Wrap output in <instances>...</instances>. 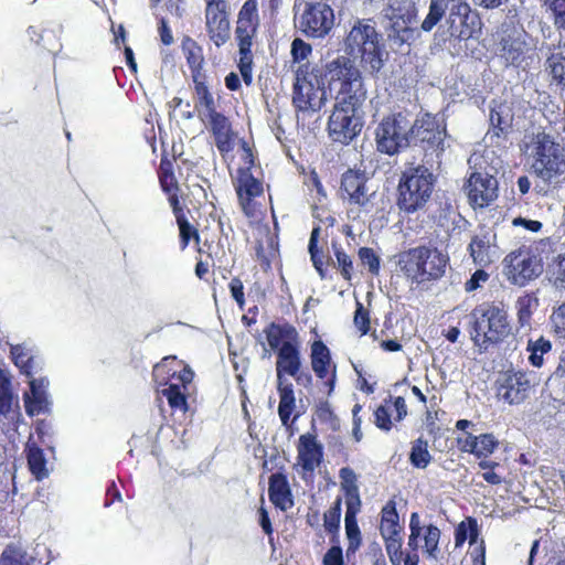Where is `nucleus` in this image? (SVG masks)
Listing matches in <instances>:
<instances>
[{
  "instance_id": "f257e3e1",
  "label": "nucleus",
  "mask_w": 565,
  "mask_h": 565,
  "mask_svg": "<svg viewBox=\"0 0 565 565\" xmlns=\"http://www.w3.org/2000/svg\"><path fill=\"white\" fill-rule=\"evenodd\" d=\"M322 83H327L329 96L340 104L347 100L365 102L366 88L362 74L349 56L339 55L328 62L324 72L320 75Z\"/></svg>"
},
{
  "instance_id": "f03ea898",
  "label": "nucleus",
  "mask_w": 565,
  "mask_h": 565,
  "mask_svg": "<svg viewBox=\"0 0 565 565\" xmlns=\"http://www.w3.org/2000/svg\"><path fill=\"white\" fill-rule=\"evenodd\" d=\"M434 161L426 159L418 166L406 168L399 179L397 205L405 213H414L424 209L429 201L436 177Z\"/></svg>"
},
{
  "instance_id": "7ed1b4c3",
  "label": "nucleus",
  "mask_w": 565,
  "mask_h": 565,
  "mask_svg": "<svg viewBox=\"0 0 565 565\" xmlns=\"http://www.w3.org/2000/svg\"><path fill=\"white\" fill-rule=\"evenodd\" d=\"M344 52L349 57L360 58L362 67L374 74L384 64V50L380 34L370 19H358L344 39Z\"/></svg>"
},
{
  "instance_id": "20e7f679",
  "label": "nucleus",
  "mask_w": 565,
  "mask_h": 565,
  "mask_svg": "<svg viewBox=\"0 0 565 565\" xmlns=\"http://www.w3.org/2000/svg\"><path fill=\"white\" fill-rule=\"evenodd\" d=\"M469 333L480 352L502 342L511 333L507 311L490 303L478 306L469 315Z\"/></svg>"
},
{
  "instance_id": "39448f33",
  "label": "nucleus",
  "mask_w": 565,
  "mask_h": 565,
  "mask_svg": "<svg viewBox=\"0 0 565 565\" xmlns=\"http://www.w3.org/2000/svg\"><path fill=\"white\" fill-rule=\"evenodd\" d=\"M449 257L436 247L417 246L398 255L397 265L417 285L437 280L446 273Z\"/></svg>"
},
{
  "instance_id": "423d86ee",
  "label": "nucleus",
  "mask_w": 565,
  "mask_h": 565,
  "mask_svg": "<svg viewBox=\"0 0 565 565\" xmlns=\"http://www.w3.org/2000/svg\"><path fill=\"white\" fill-rule=\"evenodd\" d=\"M534 158L532 168L540 179L551 184L565 180L564 148L548 134L537 135Z\"/></svg>"
},
{
  "instance_id": "0eeeda50",
  "label": "nucleus",
  "mask_w": 565,
  "mask_h": 565,
  "mask_svg": "<svg viewBox=\"0 0 565 565\" xmlns=\"http://www.w3.org/2000/svg\"><path fill=\"white\" fill-rule=\"evenodd\" d=\"M412 120L397 113L384 117L375 128V143L379 152L395 156L411 146Z\"/></svg>"
},
{
  "instance_id": "6e6552de",
  "label": "nucleus",
  "mask_w": 565,
  "mask_h": 565,
  "mask_svg": "<svg viewBox=\"0 0 565 565\" xmlns=\"http://www.w3.org/2000/svg\"><path fill=\"white\" fill-rule=\"evenodd\" d=\"M412 141L420 142L425 151L424 161H434L436 169L440 168L441 154L445 151L446 125L443 119L425 114L422 118L412 122Z\"/></svg>"
},
{
  "instance_id": "1a4fd4ad",
  "label": "nucleus",
  "mask_w": 565,
  "mask_h": 565,
  "mask_svg": "<svg viewBox=\"0 0 565 565\" xmlns=\"http://www.w3.org/2000/svg\"><path fill=\"white\" fill-rule=\"evenodd\" d=\"M365 102L347 100L344 104L334 102L329 118V134L337 142L348 145L363 127V105Z\"/></svg>"
},
{
  "instance_id": "9d476101",
  "label": "nucleus",
  "mask_w": 565,
  "mask_h": 565,
  "mask_svg": "<svg viewBox=\"0 0 565 565\" xmlns=\"http://www.w3.org/2000/svg\"><path fill=\"white\" fill-rule=\"evenodd\" d=\"M321 76L309 71V65H299L296 71L292 103L301 111H318L329 96L328 87L323 88Z\"/></svg>"
},
{
  "instance_id": "9b49d317",
  "label": "nucleus",
  "mask_w": 565,
  "mask_h": 565,
  "mask_svg": "<svg viewBox=\"0 0 565 565\" xmlns=\"http://www.w3.org/2000/svg\"><path fill=\"white\" fill-rule=\"evenodd\" d=\"M503 266L507 279L520 287L536 279L543 273L541 257L525 248H519L508 254L503 259Z\"/></svg>"
},
{
  "instance_id": "f8f14e48",
  "label": "nucleus",
  "mask_w": 565,
  "mask_h": 565,
  "mask_svg": "<svg viewBox=\"0 0 565 565\" xmlns=\"http://www.w3.org/2000/svg\"><path fill=\"white\" fill-rule=\"evenodd\" d=\"M383 17L384 30L392 49L398 50L415 41L417 31L412 28L414 15L411 11L390 6L383 10Z\"/></svg>"
},
{
  "instance_id": "ddd939ff",
  "label": "nucleus",
  "mask_w": 565,
  "mask_h": 565,
  "mask_svg": "<svg viewBox=\"0 0 565 565\" xmlns=\"http://www.w3.org/2000/svg\"><path fill=\"white\" fill-rule=\"evenodd\" d=\"M448 15L446 23L451 36L462 41L470 39L480 24L477 12L466 0H446Z\"/></svg>"
},
{
  "instance_id": "4468645a",
  "label": "nucleus",
  "mask_w": 565,
  "mask_h": 565,
  "mask_svg": "<svg viewBox=\"0 0 565 565\" xmlns=\"http://www.w3.org/2000/svg\"><path fill=\"white\" fill-rule=\"evenodd\" d=\"M298 23L307 36L324 38L334 25V13L327 3L307 2Z\"/></svg>"
},
{
  "instance_id": "2eb2a0df",
  "label": "nucleus",
  "mask_w": 565,
  "mask_h": 565,
  "mask_svg": "<svg viewBox=\"0 0 565 565\" xmlns=\"http://www.w3.org/2000/svg\"><path fill=\"white\" fill-rule=\"evenodd\" d=\"M497 383L498 396L509 404L522 403L532 388L530 375L522 371L504 372Z\"/></svg>"
},
{
  "instance_id": "dca6fc26",
  "label": "nucleus",
  "mask_w": 565,
  "mask_h": 565,
  "mask_svg": "<svg viewBox=\"0 0 565 565\" xmlns=\"http://www.w3.org/2000/svg\"><path fill=\"white\" fill-rule=\"evenodd\" d=\"M466 191L473 207H484L497 199L498 181L487 172H473L468 179Z\"/></svg>"
},
{
  "instance_id": "f3484780",
  "label": "nucleus",
  "mask_w": 565,
  "mask_h": 565,
  "mask_svg": "<svg viewBox=\"0 0 565 565\" xmlns=\"http://www.w3.org/2000/svg\"><path fill=\"white\" fill-rule=\"evenodd\" d=\"M468 249L477 265L487 266L494 263L500 257L497 233L492 228H482L479 234L472 237Z\"/></svg>"
},
{
  "instance_id": "a211bd4d",
  "label": "nucleus",
  "mask_w": 565,
  "mask_h": 565,
  "mask_svg": "<svg viewBox=\"0 0 565 565\" xmlns=\"http://www.w3.org/2000/svg\"><path fill=\"white\" fill-rule=\"evenodd\" d=\"M30 391L23 394L25 413L29 416H35L50 412L51 402L46 392L49 381L46 379H32Z\"/></svg>"
},
{
  "instance_id": "6ab92c4d",
  "label": "nucleus",
  "mask_w": 565,
  "mask_h": 565,
  "mask_svg": "<svg viewBox=\"0 0 565 565\" xmlns=\"http://www.w3.org/2000/svg\"><path fill=\"white\" fill-rule=\"evenodd\" d=\"M323 458V446L312 434H303L299 437L298 463L305 472L312 473Z\"/></svg>"
},
{
  "instance_id": "aec40b11",
  "label": "nucleus",
  "mask_w": 565,
  "mask_h": 565,
  "mask_svg": "<svg viewBox=\"0 0 565 565\" xmlns=\"http://www.w3.org/2000/svg\"><path fill=\"white\" fill-rule=\"evenodd\" d=\"M259 23L256 0H246L237 17L235 35L238 43H252Z\"/></svg>"
},
{
  "instance_id": "412c9836",
  "label": "nucleus",
  "mask_w": 565,
  "mask_h": 565,
  "mask_svg": "<svg viewBox=\"0 0 565 565\" xmlns=\"http://www.w3.org/2000/svg\"><path fill=\"white\" fill-rule=\"evenodd\" d=\"M225 6L206 7L205 19L210 39L216 46L225 44L230 40V21L226 17Z\"/></svg>"
},
{
  "instance_id": "4be33fe9",
  "label": "nucleus",
  "mask_w": 565,
  "mask_h": 565,
  "mask_svg": "<svg viewBox=\"0 0 565 565\" xmlns=\"http://www.w3.org/2000/svg\"><path fill=\"white\" fill-rule=\"evenodd\" d=\"M234 185L239 203L247 214L250 201L263 193V184L252 174L249 167H245L237 170Z\"/></svg>"
},
{
  "instance_id": "5701e85b",
  "label": "nucleus",
  "mask_w": 565,
  "mask_h": 565,
  "mask_svg": "<svg viewBox=\"0 0 565 565\" xmlns=\"http://www.w3.org/2000/svg\"><path fill=\"white\" fill-rule=\"evenodd\" d=\"M500 45V57L504 60L507 65L520 66L529 51L524 35L519 32L503 36Z\"/></svg>"
},
{
  "instance_id": "b1692460",
  "label": "nucleus",
  "mask_w": 565,
  "mask_h": 565,
  "mask_svg": "<svg viewBox=\"0 0 565 565\" xmlns=\"http://www.w3.org/2000/svg\"><path fill=\"white\" fill-rule=\"evenodd\" d=\"M301 369V358L298 341L287 344L277 352L276 373L277 381H285L284 374L296 375Z\"/></svg>"
},
{
  "instance_id": "393cba45",
  "label": "nucleus",
  "mask_w": 565,
  "mask_h": 565,
  "mask_svg": "<svg viewBox=\"0 0 565 565\" xmlns=\"http://www.w3.org/2000/svg\"><path fill=\"white\" fill-rule=\"evenodd\" d=\"M203 118L209 119L210 129L214 136L215 145L221 152H228L232 148L231 125L227 118L216 110L203 113Z\"/></svg>"
},
{
  "instance_id": "a878e982",
  "label": "nucleus",
  "mask_w": 565,
  "mask_h": 565,
  "mask_svg": "<svg viewBox=\"0 0 565 565\" xmlns=\"http://www.w3.org/2000/svg\"><path fill=\"white\" fill-rule=\"evenodd\" d=\"M268 492L270 501L280 510L286 511L294 505L289 483L282 473L269 477Z\"/></svg>"
},
{
  "instance_id": "bb28decb",
  "label": "nucleus",
  "mask_w": 565,
  "mask_h": 565,
  "mask_svg": "<svg viewBox=\"0 0 565 565\" xmlns=\"http://www.w3.org/2000/svg\"><path fill=\"white\" fill-rule=\"evenodd\" d=\"M268 345L271 350H280L284 345L294 344L297 342V331L290 324H278L271 322L264 330Z\"/></svg>"
},
{
  "instance_id": "cd10ccee",
  "label": "nucleus",
  "mask_w": 565,
  "mask_h": 565,
  "mask_svg": "<svg viewBox=\"0 0 565 565\" xmlns=\"http://www.w3.org/2000/svg\"><path fill=\"white\" fill-rule=\"evenodd\" d=\"M339 478L341 489L344 491L345 494L347 508L350 505L360 507L361 500L356 473L350 467H343L339 471Z\"/></svg>"
},
{
  "instance_id": "c85d7f7f",
  "label": "nucleus",
  "mask_w": 565,
  "mask_h": 565,
  "mask_svg": "<svg viewBox=\"0 0 565 565\" xmlns=\"http://www.w3.org/2000/svg\"><path fill=\"white\" fill-rule=\"evenodd\" d=\"M194 90H195V108L200 116L203 113L215 110V103L209 87L205 85L204 76L201 72H195L193 75Z\"/></svg>"
},
{
  "instance_id": "c756f323",
  "label": "nucleus",
  "mask_w": 565,
  "mask_h": 565,
  "mask_svg": "<svg viewBox=\"0 0 565 565\" xmlns=\"http://www.w3.org/2000/svg\"><path fill=\"white\" fill-rule=\"evenodd\" d=\"M10 354L15 366L30 377L35 367V356L33 349L26 343L11 345Z\"/></svg>"
},
{
  "instance_id": "7c9ffc66",
  "label": "nucleus",
  "mask_w": 565,
  "mask_h": 565,
  "mask_svg": "<svg viewBox=\"0 0 565 565\" xmlns=\"http://www.w3.org/2000/svg\"><path fill=\"white\" fill-rule=\"evenodd\" d=\"M331 356L328 347L322 341H315L311 345V366L316 375L323 380L328 375Z\"/></svg>"
},
{
  "instance_id": "2f4dec72",
  "label": "nucleus",
  "mask_w": 565,
  "mask_h": 565,
  "mask_svg": "<svg viewBox=\"0 0 565 565\" xmlns=\"http://www.w3.org/2000/svg\"><path fill=\"white\" fill-rule=\"evenodd\" d=\"M279 406L278 414L284 426L289 425L290 415L295 407L292 384L287 381L278 382Z\"/></svg>"
},
{
  "instance_id": "473e14b6",
  "label": "nucleus",
  "mask_w": 565,
  "mask_h": 565,
  "mask_svg": "<svg viewBox=\"0 0 565 565\" xmlns=\"http://www.w3.org/2000/svg\"><path fill=\"white\" fill-rule=\"evenodd\" d=\"M360 507H348L345 511V533L349 540L347 553H354L361 544L360 529L356 522V514Z\"/></svg>"
},
{
  "instance_id": "72a5a7b5",
  "label": "nucleus",
  "mask_w": 565,
  "mask_h": 565,
  "mask_svg": "<svg viewBox=\"0 0 565 565\" xmlns=\"http://www.w3.org/2000/svg\"><path fill=\"white\" fill-rule=\"evenodd\" d=\"M26 459L30 471L36 480H43L49 476L46 459L43 450L36 445H28Z\"/></svg>"
},
{
  "instance_id": "f704fd0d",
  "label": "nucleus",
  "mask_w": 565,
  "mask_h": 565,
  "mask_svg": "<svg viewBox=\"0 0 565 565\" xmlns=\"http://www.w3.org/2000/svg\"><path fill=\"white\" fill-rule=\"evenodd\" d=\"M490 124L497 136L510 128L512 122L511 109L505 104H498L490 110Z\"/></svg>"
},
{
  "instance_id": "c9c22d12",
  "label": "nucleus",
  "mask_w": 565,
  "mask_h": 565,
  "mask_svg": "<svg viewBox=\"0 0 565 565\" xmlns=\"http://www.w3.org/2000/svg\"><path fill=\"white\" fill-rule=\"evenodd\" d=\"M518 321L521 327H530L531 317L539 307V299L533 294H525L516 300Z\"/></svg>"
},
{
  "instance_id": "e433bc0d",
  "label": "nucleus",
  "mask_w": 565,
  "mask_h": 565,
  "mask_svg": "<svg viewBox=\"0 0 565 565\" xmlns=\"http://www.w3.org/2000/svg\"><path fill=\"white\" fill-rule=\"evenodd\" d=\"M546 67L550 70L553 79L565 86V34L561 40L559 52L547 58Z\"/></svg>"
},
{
  "instance_id": "4c0bfd02",
  "label": "nucleus",
  "mask_w": 565,
  "mask_h": 565,
  "mask_svg": "<svg viewBox=\"0 0 565 565\" xmlns=\"http://www.w3.org/2000/svg\"><path fill=\"white\" fill-rule=\"evenodd\" d=\"M9 373L0 369V417L12 418L14 411L12 408V395L9 392Z\"/></svg>"
},
{
  "instance_id": "58836bf2",
  "label": "nucleus",
  "mask_w": 565,
  "mask_h": 565,
  "mask_svg": "<svg viewBox=\"0 0 565 565\" xmlns=\"http://www.w3.org/2000/svg\"><path fill=\"white\" fill-rule=\"evenodd\" d=\"M447 12L446 0H430L426 18L420 24L424 32H430L445 17Z\"/></svg>"
},
{
  "instance_id": "ea45409f",
  "label": "nucleus",
  "mask_w": 565,
  "mask_h": 565,
  "mask_svg": "<svg viewBox=\"0 0 565 565\" xmlns=\"http://www.w3.org/2000/svg\"><path fill=\"white\" fill-rule=\"evenodd\" d=\"M552 350V344L548 340L540 337L536 340H529L527 351L530 352L529 362L535 366L541 367L544 363V355L548 354Z\"/></svg>"
},
{
  "instance_id": "a19ab883",
  "label": "nucleus",
  "mask_w": 565,
  "mask_h": 565,
  "mask_svg": "<svg viewBox=\"0 0 565 565\" xmlns=\"http://www.w3.org/2000/svg\"><path fill=\"white\" fill-rule=\"evenodd\" d=\"M479 536V529L476 519L468 518L458 524L455 530V543L456 546L462 545L468 539L470 544L477 542Z\"/></svg>"
},
{
  "instance_id": "79ce46f5",
  "label": "nucleus",
  "mask_w": 565,
  "mask_h": 565,
  "mask_svg": "<svg viewBox=\"0 0 565 565\" xmlns=\"http://www.w3.org/2000/svg\"><path fill=\"white\" fill-rule=\"evenodd\" d=\"M411 463L418 469H425L431 461V455L428 451V443L423 438H417L412 444L409 454Z\"/></svg>"
},
{
  "instance_id": "37998d69",
  "label": "nucleus",
  "mask_w": 565,
  "mask_h": 565,
  "mask_svg": "<svg viewBox=\"0 0 565 565\" xmlns=\"http://www.w3.org/2000/svg\"><path fill=\"white\" fill-rule=\"evenodd\" d=\"M381 533L390 535L399 533L398 514L392 501L382 510Z\"/></svg>"
},
{
  "instance_id": "c03bdc74",
  "label": "nucleus",
  "mask_w": 565,
  "mask_h": 565,
  "mask_svg": "<svg viewBox=\"0 0 565 565\" xmlns=\"http://www.w3.org/2000/svg\"><path fill=\"white\" fill-rule=\"evenodd\" d=\"M239 46V62H238V68L242 75L243 81L246 85H250L253 82V72H252V64H253V56L250 46L252 43H238Z\"/></svg>"
},
{
  "instance_id": "a18cd8bd",
  "label": "nucleus",
  "mask_w": 565,
  "mask_h": 565,
  "mask_svg": "<svg viewBox=\"0 0 565 565\" xmlns=\"http://www.w3.org/2000/svg\"><path fill=\"white\" fill-rule=\"evenodd\" d=\"M385 540L386 553L393 565H401L403 561L402 539L398 534H382Z\"/></svg>"
},
{
  "instance_id": "49530a36",
  "label": "nucleus",
  "mask_w": 565,
  "mask_h": 565,
  "mask_svg": "<svg viewBox=\"0 0 565 565\" xmlns=\"http://www.w3.org/2000/svg\"><path fill=\"white\" fill-rule=\"evenodd\" d=\"M34 558L29 557L23 551L8 546L1 556L0 565H33Z\"/></svg>"
},
{
  "instance_id": "de8ad7c7",
  "label": "nucleus",
  "mask_w": 565,
  "mask_h": 565,
  "mask_svg": "<svg viewBox=\"0 0 565 565\" xmlns=\"http://www.w3.org/2000/svg\"><path fill=\"white\" fill-rule=\"evenodd\" d=\"M182 49L185 53L188 63L192 68V75L195 72H201L199 68L203 62L201 49L191 39H185L182 43Z\"/></svg>"
},
{
  "instance_id": "09e8293b",
  "label": "nucleus",
  "mask_w": 565,
  "mask_h": 565,
  "mask_svg": "<svg viewBox=\"0 0 565 565\" xmlns=\"http://www.w3.org/2000/svg\"><path fill=\"white\" fill-rule=\"evenodd\" d=\"M341 520V499H337L334 504L329 508L323 515V526L327 532L334 533L339 531Z\"/></svg>"
},
{
  "instance_id": "8fccbe9b",
  "label": "nucleus",
  "mask_w": 565,
  "mask_h": 565,
  "mask_svg": "<svg viewBox=\"0 0 565 565\" xmlns=\"http://www.w3.org/2000/svg\"><path fill=\"white\" fill-rule=\"evenodd\" d=\"M439 539L440 530L433 524L428 525L424 535V548L425 553L434 559H437Z\"/></svg>"
},
{
  "instance_id": "3c124183",
  "label": "nucleus",
  "mask_w": 565,
  "mask_h": 565,
  "mask_svg": "<svg viewBox=\"0 0 565 565\" xmlns=\"http://www.w3.org/2000/svg\"><path fill=\"white\" fill-rule=\"evenodd\" d=\"M162 395L167 397L169 405L174 409L186 411V397L180 391L177 384H170L167 388L162 390Z\"/></svg>"
},
{
  "instance_id": "603ef678",
  "label": "nucleus",
  "mask_w": 565,
  "mask_h": 565,
  "mask_svg": "<svg viewBox=\"0 0 565 565\" xmlns=\"http://www.w3.org/2000/svg\"><path fill=\"white\" fill-rule=\"evenodd\" d=\"M366 179L363 174L353 172L351 170L347 171L341 179V191L342 196H348L350 193H354L362 183L365 182Z\"/></svg>"
},
{
  "instance_id": "864d4df0",
  "label": "nucleus",
  "mask_w": 565,
  "mask_h": 565,
  "mask_svg": "<svg viewBox=\"0 0 565 565\" xmlns=\"http://www.w3.org/2000/svg\"><path fill=\"white\" fill-rule=\"evenodd\" d=\"M545 6L551 10L555 25L561 31V39L563 40V34H565V0H544Z\"/></svg>"
},
{
  "instance_id": "5fc2aeb1",
  "label": "nucleus",
  "mask_w": 565,
  "mask_h": 565,
  "mask_svg": "<svg viewBox=\"0 0 565 565\" xmlns=\"http://www.w3.org/2000/svg\"><path fill=\"white\" fill-rule=\"evenodd\" d=\"M334 248V264L341 269V275L345 280H350L353 273V262L351 257L340 247L333 245Z\"/></svg>"
},
{
  "instance_id": "6e6d98bb",
  "label": "nucleus",
  "mask_w": 565,
  "mask_h": 565,
  "mask_svg": "<svg viewBox=\"0 0 565 565\" xmlns=\"http://www.w3.org/2000/svg\"><path fill=\"white\" fill-rule=\"evenodd\" d=\"M374 193H369V188L366 186V181L362 183V186L354 191V193H350L348 196L343 195V200H348L349 204L358 205L362 207L364 211H369L370 205V196Z\"/></svg>"
},
{
  "instance_id": "4d7b16f0",
  "label": "nucleus",
  "mask_w": 565,
  "mask_h": 565,
  "mask_svg": "<svg viewBox=\"0 0 565 565\" xmlns=\"http://www.w3.org/2000/svg\"><path fill=\"white\" fill-rule=\"evenodd\" d=\"M358 254L361 263L367 267L372 275H377L380 273L381 260L372 248L361 247Z\"/></svg>"
},
{
  "instance_id": "13d9d810",
  "label": "nucleus",
  "mask_w": 565,
  "mask_h": 565,
  "mask_svg": "<svg viewBox=\"0 0 565 565\" xmlns=\"http://www.w3.org/2000/svg\"><path fill=\"white\" fill-rule=\"evenodd\" d=\"M497 446L498 440L494 438L492 434H482L480 436H477L476 456L479 458H486L494 451Z\"/></svg>"
},
{
  "instance_id": "bf43d9fd",
  "label": "nucleus",
  "mask_w": 565,
  "mask_h": 565,
  "mask_svg": "<svg viewBox=\"0 0 565 565\" xmlns=\"http://www.w3.org/2000/svg\"><path fill=\"white\" fill-rule=\"evenodd\" d=\"M160 184L164 192L171 193L178 190L175 177L171 170V163L163 161L160 164Z\"/></svg>"
},
{
  "instance_id": "052dcab7",
  "label": "nucleus",
  "mask_w": 565,
  "mask_h": 565,
  "mask_svg": "<svg viewBox=\"0 0 565 565\" xmlns=\"http://www.w3.org/2000/svg\"><path fill=\"white\" fill-rule=\"evenodd\" d=\"M312 47L310 44L306 43L303 40L296 38L291 43V56L294 62L299 63L306 61L308 56L311 54Z\"/></svg>"
},
{
  "instance_id": "680f3d73",
  "label": "nucleus",
  "mask_w": 565,
  "mask_h": 565,
  "mask_svg": "<svg viewBox=\"0 0 565 565\" xmlns=\"http://www.w3.org/2000/svg\"><path fill=\"white\" fill-rule=\"evenodd\" d=\"M411 534L408 536L407 545L411 550L416 551L418 548V539L422 534L423 526L420 524L419 515L417 512L411 514L409 520Z\"/></svg>"
},
{
  "instance_id": "e2e57ef3",
  "label": "nucleus",
  "mask_w": 565,
  "mask_h": 565,
  "mask_svg": "<svg viewBox=\"0 0 565 565\" xmlns=\"http://www.w3.org/2000/svg\"><path fill=\"white\" fill-rule=\"evenodd\" d=\"M177 223L180 230L182 248H185L188 246L191 237L199 239V234L196 230L193 228V226L189 223L184 215H179Z\"/></svg>"
},
{
  "instance_id": "0e129e2a",
  "label": "nucleus",
  "mask_w": 565,
  "mask_h": 565,
  "mask_svg": "<svg viewBox=\"0 0 565 565\" xmlns=\"http://www.w3.org/2000/svg\"><path fill=\"white\" fill-rule=\"evenodd\" d=\"M551 321L555 333L559 338H565V302L553 311Z\"/></svg>"
},
{
  "instance_id": "69168bd1",
  "label": "nucleus",
  "mask_w": 565,
  "mask_h": 565,
  "mask_svg": "<svg viewBox=\"0 0 565 565\" xmlns=\"http://www.w3.org/2000/svg\"><path fill=\"white\" fill-rule=\"evenodd\" d=\"M552 277L557 288L565 289V254L559 256L553 265Z\"/></svg>"
},
{
  "instance_id": "338daca9",
  "label": "nucleus",
  "mask_w": 565,
  "mask_h": 565,
  "mask_svg": "<svg viewBox=\"0 0 565 565\" xmlns=\"http://www.w3.org/2000/svg\"><path fill=\"white\" fill-rule=\"evenodd\" d=\"M354 324L362 334H366L370 326V318L367 310L361 302H356V310L354 313Z\"/></svg>"
},
{
  "instance_id": "774afa93",
  "label": "nucleus",
  "mask_w": 565,
  "mask_h": 565,
  "mask_svg": "<svg viewBox=\"0 0 565 565\" xmlns=\"http://www.w3.org/2000/svg\"><path fill=\"white\" fill-rule=\"evenodd\" d=\"M547 384L551 386L563 385L565 396V352L562 353L559 364L555 372L550 376Z\"/></svg>"
}]
</instances>
